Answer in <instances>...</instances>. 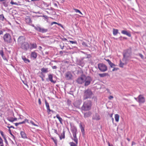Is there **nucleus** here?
Returning a JSON list of instances; mask_svg holds the SVG:
<instances>
[{
    "instance_id": "nucleus-35",
    "label": "nucleus",
    "mask_w": 146,
    "mask_h": 146,
    "mask_svg": "<svg viewBox=\"0 0 146 146\" xmlns=\"http://www.w3.org/2000/svg\"><path fill=\"white\" fill-rule=\"evenodd\" d=\"M0 146H4L3 141L1 137H0Z\"/></svg>"
},
{
    "instance_id": "nucleus-23",
    "label": "nucleus",
    "mask_w": 146,
    "mask_h": 146,
    "mask_svg": "<svg viewBox=\"0 0 146 146\" xmlns=\"http://www.w3.org/2000/svg\"><path fill=\"white\" fill-rule=\"evenodd\" d=\"M37 47V45L36 43H30V46L29 48L31 49L33 48H35Z\"/></svg>"
},
{
    "instance_id": "nucleus-10",
    "label": "nucleus",
    "mask_w": 146,
    "mask_h": 146,
    "mask_svg": "<svg viewBox=\"0 0 146 146\" xmlns=\"http://www.w3.org/2000/svg\"><path fill=\"white\" fill-rule=\"evenodd\" d=\"M85 79L84 85L85 86H87L89 85L90 84L92 80L91 78L89 76H88L87 77L86 76Z\"/></svg>"
},
{
    "instance_id": "nucleus-27",
    "label": "nucleus",
    "mask_w": 146,
    "mask_h": 146,
    "mask_svg": "<svg viewBox=\"0 0 146 146\" xmlns=\"http://www.w3.org/2000/svg\"><path fill=\"white\" fill-rule=\"evenodd\" d=\"M99 75L101 77H104L106 76H109V74L108 73H104L102 74H99Z\"/></svg>"
},
{
    "instance_id": "nucleus-28",
    "label": "nucleus",
    "mask_w": 146,
    "mask_h": 146,
    "mask_svg": "<svg viewBox=\"0 0 146 146\" xmlns=\"http://www.w3.org/2000/svg\"><path fill=\"white\" fill-rule=\"evenodd\" d=\"M25 21H26V23H29V24L31 23V22H32V21H31V19L29 17L26 18L25 19Z\"/></svg>"
},
{
    "instance_id": "nucleus-21",
    "label": "nucleus",
    "mask_w": 146,
    "mask_h": 146,
    "mask_svg": "<svg viewBox=\"0 0 146 146\" xmlns=\"http://www.w3.org/2000/svg\"><path fill=\"white\" fill-rule=\"evenodd\" d=\"M93 119H95L97 120L100 119V115L97 113H96L95 115H94L93 117Z\"/></svg>"
},
{
    "instance_id": "nucleus-12",
    "label": "nucleus",
    "mask_w": 146,
    "mask_h": 146,
    "mask_svg": "<svg viewBox=\"0 0 146 146\" xmlns=\"http://www.w3.org/2000/svg\"><path fill=\"white\" fill-rule=\"evenodd\" d=\"M138 102L139 103H143L145 102V99L144 97L142 95H140L138 97Z\"/></svg>"
},
{
    "instance_id": "nucleus-44",
    "label": "nucleus",
    "mask_w": 146,
    "mask_h": 146,
    "mask_svg": "<svg viewBox=\"0 0 146 146\" xmlns=\"http://www.w3.org/2000/svg\"><path fill=\"white\" fill-rule=\"evenodd\" d=\"M10 3L12 5H18V4L16 2H14L13 1V0H12L10 2Z\"/></svg>"
},
{
    "instance_id": "nucleus-37",
    "label": "nucleus",
    "mask_w": 146,
    "mask_h": 146,
    "mask_svg": "<svg viewBox=\"0 0 146 146\" xmlns=\"http://www.w3.org/2000/svg\"><path fill=\"white\" fill-rule=\"evenodd\" d=\"M120 63L119 65V66L121 68L123 67V65H125V63H122L121 60H120Z\"/></svg>"
},
{
    "instance_id": "nucleus-55",
    "label": "nucleus",
    "mask_w": 146,
    "mask_h": 146,
    "mask_svg": "<svg viewBox=\"0 0 146 146\" xmlns=\"http://www.w3.org/2000/svg\"><path fill=\"white\" fill-rule=\"evenodd\" d=\"M7 127L9 129H10V128H13V129H14L15 128V127L14 126H8Z\"/></svg>"
},
{
    "instance_id": "nucleus-50",
    "label": "nucleus",
    "mask_w": 146,
    "mask_h": 146,
    "mask_svg": "<svg viewBox=\"0 0 146 146\" xmlns=\"http://www.w3.org/2000/svg\"><path fill=\"white\" fill-rule=\"evenodd\" d=\"M9 133L10 134H11V135L13 137V138H15V136L12 134V133H11V130H10V129H9Z\"/></svg>"
},
{
    "instance_id": "nucleus-14",
    "label": "nucleus",
    "mask_w": 146,
    "mask_h": 146,
    "mask_svg": "<svg viewBox=\"0 0 146 146\" xmlns=\"http://www.w3.org/2000/svg\"><path fill=\"white\" fill-rule=\"evenodd\" d=\"M72 76V74H71L70 72L69 71L68 72L65 74V77L67 80L71 79Z\"/></svg>"
},
{
    "instance_id": "nucleus-5",
    "label": "nucleus",
    "mask_w": 146,
    "mask_h": 146,
    "mask_svg": "<svg viewBox=\"0 0 146 146\" xmlns=\"http://www.w3.org/2000/svg\"><path fill=\"white\" fill-rule=\"evenodd\" d=\"M3 39L5 42L8 43H11L12 41L10 35L8 33H6L3 36Z\"/></svg>"
},
{
    "instance_id": "nucleus-48",
    "label": "nucleus",
    "mask_w": 146,
    "mask_h": 146,
    "mask_svg": "<svg viewBox=\"0 0 146 146\" xmlns=\"http://www.w3.org/2000/svg\"><path fill=\"white\" fill-rule=\"evenodd\" d=\"M30 123H31L32 125H33L35 126H38V125L36 124H35L33 122V121H30Z\"/></svg>"
},
{
    "instance_id": "nucleus-36",
    "label": "nucleus",
    "mask_w": 146,
    "mask_h": 146,
    "mask_svg": "<svg viewBox=\"0 0 146 146\" xmlns=\"http://www.w3.org/2000/svg\"><path fill=\"white\" fill-rule=\"evenodd\" d=\"M42 5L44 7H47L49 6L48 4L44 1L42 2Z\"/></svg>"
},
{
    "instance_id": "nucleus-6",
    "label": "nucleus",
    "mask_w": 146,
    "mask_h": 146,
    "mask_svg": "<svg viewBox=\"0 0 146 146\" xmlns=\"http://www.w3.org/2000/svg\"><path fill=\"white\" fill-rule=\"evenodd\" d=\"M98 68L100 71L102 72H104L108 69L107 66L106 65L103 63L98 64Z\"/></svg>"
},
{
    "instance_id": "nucleus-3",
    "label": "nucleus",
    "mask_w": 146,
    "mask_h": 146,
    "mask_svg": "<svg viewBox=\"0 0 146 146\" xmlns=\"http://www.w3.org/2000/svg\"><path fill=\"white\" fill-rule=\"evenodd\" d=\"M93 93L91 89L88 88L84 91L83 96V100L90 99L93 95Z\"/></svg>"
},
{
    "instance_id": "nucleus-52",
    "label": "nucleus",
    "mask_w": 146,
    "mask_h": 146,
    "mask_svg": "<svg viewBox=\"0 0 146 146\" xmlns=\"http://www.w3.org/2000/svg\"><path fill=\"white\" fill-rule=\"evenodd\" d=\"M139 55L141 58L142 59H143V56L142 54L141 53H139Z\"/></svg>"
},
{
    "instance_id": "nucleus-63",
    "label": "nucleus",
    "mask_w": 146,
    "mask_h": 146,
    "mask_svg": "<svg viewBox=\"0 0 146 146\" xmlns=\"http://www.w3.org/2000/svg\"><path fill=\"white\" fill-rule=\"evenodd\" d=\"M113 98V97L112 96H110L109 97V98L110 100L111 99Z\"/></svg>"
},
{
    "instance_id": "nucleus-8",
    "label": "nucleus",
    "mask_w": 146,
    "mask_h": 146,
    "mask_svg": "<svg viewBox=\"0 0 146 146\" xmlns=\"http://www.w3.org/2000/svg\"><path fill=\"white\" fill-rule=\"evenodd\" d=\"M29 47L30 46L29 43L25 41L20 46V48L25 51H27Z\"/></svg>"
},
{
    "instance_id": "nucleus-54",
    "label": "nucleus",
    "mask_w": 146,
    "mask_h": 146,
    "mask_svg": "<svg viewBox=\"0 0 146 146\" xmlns=\"http://www.w3.org/2000/svg\"><path fill=\"white\" fill-rule=\"evenodd\" d=\"M104 59L106 60L108 62V64L111 62V61L108 59H107L104 58Z\"/></svg>"
},
{
    "instance_id": "nucleus-4",
    "label": "nucleus",
    "mask_w": 146,
    "mask_h": 146,
    "mask_svg": "<svg viewBox=\"0 0 146 146\" xmlns=\"http://www.w3.org/2000/svg\"><path fill=\"white\" fill-rule=\"evenodd\" d=\"M71 130L72 133L74 138L72 137V139L74 141H75L77 143V138L76 137V132L77 129L76 127L73 126L71 127Z\"/></svg>"
},
{
    "instance_id": "nucleus-32",
    "label": "nucleus",
    "mask_w": 146,
    "mask_h": 146,
    "mask_svg": "<svg viewBox=\"0 0 146 146\" xmlns=\"http://www.w3.org/2000/svg\"><path fill=\"white\" fill-rule=\"evenodd\" d=\"M59 46L61 49H63L64 48V43H63L62 42H60Z\"/></svg>"
},
{
    "instance_id": "nucleus-17",
    "label": "nucleus",
    "mask_w": 146,
    "mask_h": 146,
    "mask_svg": "<svg viewBox=\"0 0 146 146\" xmlns=\"http://www.w3.org/2000/svg\"><path fill=\"white\" fill-rule=\"evenodd\" d=\"M48 80L52 82L55 83L56 81L53 80V76L52 74H49L48 75Z\"/></svg>"
},
{
    "instance_id": "nucleus-11",
    "label": "nucleus",
    "mask_w": 146,
    "mask_h": 146,
    "mask_svg": "<svg viewBox=\"0 0 146 146\" xmlns=\"http://www.w3.org/2000/svg\"><path fill=\"white\" fill-rule=\"evenodd\" d=\"M25 36H19L17 40L18 44L21 45L22 44L25 42Z\"/></svg>"
},
{
    "instance_id": "nucleus-25",
    "label": "nucleus",
    "mask_w": 146,
    "mask_h": 146,
    "mask_svg": "<svg viewBox=\"0 0 146 146\" xmlns=\"http://www.w3.org/2000/svg\"><path fill=\"white\" fill-rule=\"evenodd\" d=\"M22 59L26 63H28L30 62V61L25 56H23Z\"/></svg>"
},
{
    "instance_id": "nucleus-62",
    "label": "nucleus",
    "mask_w": 146,
    "mask_h": 146,
    "mask_svg": "<svg viewBox=\"0 0 146 146\" xmlns=\"http://www.w3.org/2000/svg\"><path fill=\"white\" fill-rule=\"evenodd\" d=\"M42 17H44L45 19H48V17L47 16L43 15V16H42Z\"/></svg>"
},
{
    "instance_id": "nucleus-29",
    "label": "nucleus",
    "mask_w": 146,
    "mask_h": 146,
    "mask_svg": "<svg viewBox=\"0 0 146 146\" xmlns=\"http://www.w3.org/2000/svg\"><path fill=\"white\" fill-rule=\"evenodd\" d=\"M76 143H74L73 142H71L69 143L70 144V146H77V145L78 144V143H77L75 141H74ZM78 142V139H77V142Z\"/></svg>"
},
{
    "instance_id": "nucleus-9",
    "label": "nucleus",
    "mask_w": 146,
    "mask_h": 146,
    "mask_svg": "<svg viewBox=\"0 0 146 146\" xmlns=\"http://www.w3.org/2000/svg\"><path fill=\"white\" fill-rule=\"evenodd\" d=\"M35 29L38 31L42 33H45L48 31V30L47 29L41 28L38 26L35 27L34 25L33 26Z\"/></svg>"
},
{
    "instance_id": "nucleus-51",
    "label": "nucleus",
    "mask_w": 146,
    "mask_h": 146,
    "mask_svg": "<svg viewBox=\"0 0 146 146\" xmlns=\"http://www.w3.org/2000/svg\"><path fill=\"white\" fill-rule=\"evenodd\" d=\"M60 38L62 40H63V41H67V39L66 38H64V37H63V38H62L61 37H60Z\"/></svg>"
},
{
    "instance_id": "nucleus-61",
    "label": "nucleus",
    "mask_w": 146,
    "mask_h": 146,
    "mask_svg": "<svg viewBox=\"0 0 146 146\" xmlns=\"http://www.w3.org/2000/svg\"><path fill=\"white\" fill-rule=\"evenodd\" d=\"M71 101H69V100H68L67 103L69 105L70 104H71Z\"/></svg>"
},
{
    "instance_id": "nucleus-24",
    "label": "nucleus",
    "mask_w": 146,
    "mask_h": 146,
    "mask_svg": "<svg viewBox=\"0 0 146 146\" xmlns=\"http://www.w3.org/2000/svg\"><path fill=\"white\" fill-rule=\"evenodd\" d=\"M21 135L22 137L23 138H27V137L26 136V134L25 133V132L23 131H21Z\"/></svg>"
},
{
    "instance_id": "nucleus-57",
    "label": "nucleus",
    "mask_w": 146,
    "mask_h": 146,
    "mask_svg": "<svg viewBox=\"0 0 146 146\" xmlns=\"http://www.w3.org/2000/svg\"><path fill=\"white\" fill-rule=\"evenodd\" d=\"M24 121H25V122H27V123H29L28 120L26 119H25V120H24Z\"/></svg>"
},
{
    "instance_id": "nucleus-2",
    "label": "nucleus",
    "mask_w": 146,
    "mask_h": 146,
    "mask_svg": "<svg viewBox=\"0 0 146 146\" xmlns=\"http://www.w3.org/2000/svg\"><path fill=\"white\" fill-rule=\"evenodd\" d=\"M92 106V101L90 100H87L84 102L81 108V109L82 111H88L91 109Z\"/></svg>"
},
{
    "instance_id": "nucleus-18",
    "label": "nucleus",
    "mask_w": 146,
    "mask_h": 146,
    "mask_svg": "<svg viewBox=\"0 0 146 146\" xmlns=\"http://www.w3.org/2000/svg\"><path fill=\"white\" fill-rule=\"evenodd\" d=\"M56 117V118L58 119L60 123L61 124H62L63 120L61 117H60L59 115L58 114H57L56 117L54 116V118H55Z\"/></svg>"
},
{
    "instance_id": "nucleus-15",
    "label": "nucleus",
    "mask_w": 146,
    "mask_h": 146,
    "mask_svg": "<svg viewBox=\"0 0 146 146\" xmlns=\"http://www.w3.org/2000/svg\"><path fill=\"white\" fill-rule=\"evenodd\" d=\"M121 33L122 34L128 36L129 37H130L131 36V35L130 33L129 32H128L127 31L125 30H122L121 31Z\"/></svg>"
},
{
    "instance_id": "nucleus-26",
    "label": "nucleus",
    "mask_w": 146,
    "mask_h": 146,
    "mask_svg": "<svg viewBox=\"0 0 146 146\" xmlns=\"http://www.w3.org/2000/svg\"><path fill=\"white\" fill-rule=\"evenodd\" d=\"M65 131L64 130L62 133L61 134V136L59 135L60 138V140L62 139H64L65 138Z\"/></svg>"
},
{
    "instance_id": "nucleus-34",
    "label": "nucleus",
    "mask_w": 146,
    "mask_h": 146,
    "mask_svg": "<svg viewBox=\"0 0 146 146\" xmlns=\"http://www.w3.org/2000/svg\"><path fill=\"white\" fill-rule=\"evenodd\" d=\"M7 119L10 122H13V117H8L7 118Z\"/></svg>"
},
{
    "instance_id": "nucleus-41",
    "label": "nucleus",
    "mask_w": 146,
    "mask_h": 146,
    "mask_svg": "<svg viewBox=\"0 0 146 146\" xmlns=\"http://www.w3.org/2000/svg\"><path fill=\"white\" fill-rule=\"evenodd\" d=\"M51 139L53 140L54 142L55 143L56 146H57V140L56 139H54V138L52 137Z\"/></svg>"
},
{
    "instance_id": "nucleus-64",
    "label": "nucleus",
    "mask_w": 146,
    "mask_h": 146,
    "mask_svg": "<svg viewBox=\"0 0 146 146\" xmlns=\"http://www.w3.org/2000/svg\"><path fill=\"white\" fill-rule=\"evenodd\" d=\"M59 53L60 54L62 55L63 54V52L62 51H61Z\"/></svg>"
},
{
    "instance_id": "nucleus-39",
    "label": "nucleus",
    "mask_w": 146,
    "mask_h": 146,
    "mask_svg": "<svg viewBox=\"0 0 146 146\" xmlns=\"http://www.w3.org/2000/svg\"><path fill=\"white\" fill-rule=\"evenodd\" d=\"M80 128L81 129V131L82 132V134H84V128L82 126V125H80Z\"/></svg>"
},
{
    "instance_id": "nucleus-59",
    "label": "nucleus",
    "mask_w": 146,
    "mask_h": 146,
    "mask_svg": "<svg viewBox=\"0 0 146 146\" xmlns=\"http://www.w3.org/2000/svg\"><path fill=\"white\" fill-rule=\"evenodd\" d=\"M52 68L53 69H56L57 68V67L55 66H52Z\"/></svg>"
},
{
    "instance_id": "nucleus-30",
    "label": "nucleus",
    "mask_w": 146,
    "mask_h": 146,
    "mask_svg": "<svg viewBox=\"0 0 146 146\" xmlns=\"http://www.w3.org/2000/svg\"><path fill=\"white\" fill-rule=\"evenodd\" d=\"M115 120L117 122H118L119 120V115L118 114H116L115 115Z\"/></svg>"
},
{
    "instance_id": "nucleus-60",
    "label": "nucleus",
    "mask_w": 146,
    "mask_h": 146,
    "mask_svg": "<svg viewBox=\"0 0 146 146\" xmlns=\"http://www.w3.org/2000/svg\"><path fill=\"white\" fill-rule=\"evenodd\" d=\"M2 57L3 58V59L4 60H6L7 61V59L6 58L5 56H2Z\"/></svg>"
},
{
    "instance_id": "nucleus-53",
    "label": "nucleus",
    "mask_w": 146,
    "mask_h": 146,
    "mask_svg": "<svg viewBox=\"0 0 146 146\" xmlns=\"http://www.w3.org/2000/svg\"><path fill=\"white\" fill-rule=\"evenodd\" d=\"M119 68H113L112 69V71H116L117 70H118Z\"/></svg>"
},
{
    "instance_id": "nucleus-58",
    "label": "nucleus",
    "mask_w": 146,
    "mask_h": 146,
    "mask_svg": "<svg viewBox=\"0 0 146 146\" xmlns=\"http://www.w3.org/2000/svg\"><path fill=\"white\" fill-rule=\"evenodd\" d=\"M52 130H53L54 131V132L56 133V134H58V133L57 132V131L55 129H52Z\"/></svg>"
},
{
    "instance_id": "nucleus-13",
    "label": "nucleus",
    "mask_w": 146,
    "mask_h": 146,
    "mask_svg": "<svg viewBox=\"0 0 146 146\" xmlns=\"http://www.w3.org/2000/svg\"><path fill=\"white\" fill-rule=\"evenodd\" d=\"M82 101L81 100H78L76 101L74 103V105L76 107L80 108V106L81 104Z\"/></svg>"
},
{
    "instance_id": "nucleus-38",
    "label": "nucleus",
    "mask_w": 146,
    "mask_h": 146,
    "mask_svg": "<svg viewBox=\"0 0 146 146\" xmlns=\"http://www.w3.org/2000/svg\"><path fill=\"white\" fill-rule=\"evenodd\" d=\"M109 64L110 65V66L111 68H113L116 66L115 64L112 63L111 62Z\"/></svg>"
},
{
    "instance_id": "nucleus-56",
    "label": "nucleus",
    "mask_w": 146,
    "mask_h": 146,
    "mask_svg": "<svg viewBox=\"0 0 146 146\" xmlns=\"http://www.w3.org/2000/svg\"><path fill=\"white\" fill-rule=\"evenodd\" d=\"M38 103H39V105H40L41 104V102L40 99V98H39L38 99Z\"/></svg>"
},
{
    "instance_id": "nucleus-20",
    "label": "nucleus",
    "mask_w": 146,
    "mask_h": 146,
    "mask_svg": "<svg viewBox=\"0 0 146 146\" xmlns=\"http://www.w3.org/2000/svg\"><path fill=\"white\" fill-rule=\"evenodd\" d=\"M41 74H42V73H47L48 72V68H43L41 69Z\"/></svg>"
},
{
    "instance_id": "nucleus-40",
    "label": "nucleus",
    "mask_w": 146,
    "mask_h": 146,
    "mask_svg": "<svg viewBox=\"0 0 146 146\" xmlns=\"http://www.w3.org/2000/svg\"><path fill=\"white\" fill-rule=\"evenodd\" d=\"M5 19V18L3 15V14H1L0 15V20L3 21L4 20V19Z\"/></svg>"
},
{
    "instance_id": "nucleus-16",
    "label": "nucleus",
    "mask_w": 146,
    "mask_h": 146,
    "mask_svg": "<svg viewBox=\"0 0 146 146\" xmlns=\"http://www.w3.org/2000/svg\"><path fill=\"white\" fill-rule=\"evenodd\" d=\"M91 113L90 111H88L84 113V117L85 118L88 117L91 115Z\"/></svg>"
},
{
    "instance_id": "nucleus-46",
    "label": "nucleus",
    "mask_w": 146,
    "mask_h": 146,
    "mask_svg": "<svg viewBox=\"0 0 146 146\" xmlns=\"http://www.w3.org/2000/svg\"><path fill=\"white\" fill-rule=\"evenodd\" d=\"M74 10L76 12L79 13L81 15H82V13L80 12V11L79 10L76 9H75Z\"/></svg>"
},
{
    "instance_id": "nucleus-31",
    "label": "nucleus",
    "mask_w": 146,
    "mask_h": 146,
    "mask_svg": "<svg viewBox=\"0 0 146 146\" xmlns=\"http://www.w3.org/2000/svg\"><path fill=\"white\" fill-rule=\"evenodd\" d=\"M118 33V30L117 29H113V34L114 35H116Z\"/></svg>"
},
{
    "instance_id": "nucleus-33",
    "label": "nucleus",
    "mask_w": 146,
    "mask_h": 146,
    "mask_svg": "<svg viewBox=\"0 0 146 146\" xmlns=\"http://www.w3.org/2000/svg\"><path fill=\"white\" fill-rule=\"evenodd\" d=\"M78 64L81 66L82 67H83L84 65V64L82 60H79L78 61Z\"/></svg>"
},
{
    "instance_id": "nucleus-42",
    "label": "nucleus",
    "mask_w": 146,
    "mask_h": 146,
    "mask_svg": "<svg viewBox=\"0 0 146 146\" xmlns=\"http://www.w3.org/2000/svg\"><path fill=\"white\" fill-rule=\"evenodd\" d=\"M69 42L71 43L72 44H76V45H77V41H73L71 40H70Z\"/></svg>"
},
{
    "instance_id": "nucleus-47",
    "label": "nucleus",
    "mask_w": 146,
    "mask_h": 146,
    "mask_svg": "<svg viewBox=\"0 0 146 146\" xmlns=\"http://www.w3.org/2000/svg\"><path fill=\"white\" fill-rule=\"evenodd\" d=\"M0 54L1 56L2 57L4 56V53L3 50H0Z\"/></svg>"
},
{
    "instance_id": "nucleus-43",
    "label": "nucleus",
    "mask_w": 146,
    "mask_h": 146,
    "mask_svg": "<svg viewBox=\"0 0 146 146\" xmlns=\"http://www.w3.org/2000/svg\"><path fill=\"white\" fill-rule=\"evenodd\" d=\"M82 44L84 47H88V46L87 43L85 42H83L82 43Z\"/></svg>"
},
{
    "instance_id": "nucleus-19",
    "label": "nucleus",
    "mask_w": 146,
    "mask_h": 146,
    "mask_svg": "<svg viewBox=\"0 0 146 146\" xmlns=\"http://www.w3.org/2000/svg\"><path fill=\"white\" fill-rule=\"evenodd\" d=\"M45 102L47 110V112L49 113L50 112V107L49 104L48 103L46 99L45 100Z\"/></svg>"
},
{
    "instance_id": "nucleus-22",
    "label": "nucleus",
    "mask_w": 146,
    "mask_h": 146,
    "mask_svg": "<svg viewBox=\"0 0 146 146\" xmlns=\"http://www.w3.org/2000/svg\"><path fill=\"white\" fill-rule=\"evenodd\" d=\"M31 56L34 59H36L37 57V53L35 52H32L31 53Z\"/></svg>"
},
{
    "instance_id": "nucleus-49",
    "label": "nucleus",
    "mask_w": 146,
    "mask_h": 146,
    "mask_svg": "<svg viewBox=\"0 0 146 146\" xmlns=\"http://www.w3.org/2000/svg\"><path fill=\"white\" fill-rule=\"evenodd\" d=\"M4 139V140H5V143L6 144V145H8V143L7 142V141L6 139V137H4L3 138Z\"/></svg>"
},
{
    "instance_id": "nucleus-7",
    "label": "nucleus",
    "mask_w": 146,
    "mask_h": 146,
    "mask_svg": "<svg viewBox=\"0 0 146 146\" xmlns=\"http://www.w3.org/2000/svg\"><path fill=\"white\" fill-rule=\"evenodd\" d=\"M86 76L84 75H82L78 77L76 80L77 83L79 84H82L85 82Z\"/></svg>"
},
{
    "instance_id": "nucleus-1",
    "label": "nucleus",
    "mask_w": 146,
    "mask_h": 146,
    "mask_svg": "<svg viewBox=\"0 0 146 146\" xmlns=\"http://www.w3.org/2000/svg\"><path fill=\"white\" fill-rule=\"evenodd\" d=\"M131 48L124 50L123 53V56L122 59L123 61L125 62L129 61V58L131 57Z\"/></svg>"
},
{
    "instance_id": "nucleus-45",
    "label": "nucleus",
    "mask_w": 146,
    "mask_h": 146,
    "mask_svg": "<svg viewBox=\"0 0 146 146\" xmlns=\"http://www.w3.org/2000/svg\"><path fill=\"white\" fill-rule=\"evenodd\" d=\"M0 133H1V135L3 138L6 137V136L4 135L3 132L0 130Z\"/></svg>"
}]
</instances>
